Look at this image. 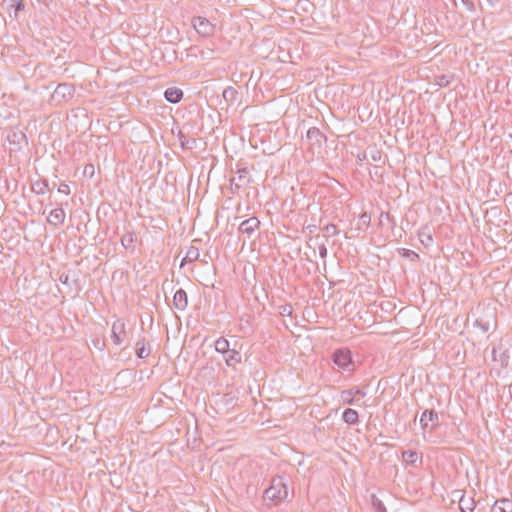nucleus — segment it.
<instances>
[{"label":"nucleus","instance_id":"nucleus-1","mask_svg":"<svg viewBox=\"0 0 512 512\" xmlns=\"http://www.w3.org/2000/svg\"><path fill=\"white\" fill-rule=\"evenodd\" d=\"M287 496L288 488L282 477L273 478L271 485L264 492V498L274 502L282 501Z\"/></svg>","mask_w":512,"mask_h":512},{"label":"nucleus","instance_id":"nucleus-29","mask_svg":"<svg viewBox=\"0 0 512 512\" xmlns=\"http://www.w3.org/2000/svg\"><path fill=\"white\" fill-rule=\"evenodd\" d=\"M293 313V308L290 304L281 305L279 307V314L283 317L289 316L291 317Z\"/></svg>","mask_w":512,"mask_h":512},{"label":"nucleus","instance_id":"nucleus-24","mask_svg":"<svg viewBox=\"0 0 512 512\" xmlns=\"http://www.w3.org/2000/svg\"><path fill=\"white\" fill-rule=\"evenodd\" d=\"M8 5V10L14 9V17H18V12L24 8L23 0H4Z\"/></svg>","mask_w":512,"mask_h":512},{"label":"nucleus","instance_id":"nucleus-10","mask_svg":"<svg viewBox=\"0 0 512 512\" xmlns=\"http://www.w3.org/2000/svg\"><path fill=\"white\" fill-rule=\"evenodd\" d=\"M173 305L174 307L179 310L183 311L186 309L188 305V299H187V293L184 289H178L173 297Z\"/></svg>","mask_w":512,"mask_h":512},{"label":"nucleus","instance_id":"nucleus-2","mask_svg":"<svg viewBox=\"0 0 512 512\" xmlns=\"http://www.w3.org/2000/svg\"><path fill=\"white\" fill-rule=\"evenodd\" d=\"M332 360L339 369L352 370L353 362L351 352L348 349H337L332 355Z\"/></svg>","mask_w":512,"mask_h":512},{"label":"nucleus","instance_id":"nucleus-19","mask_svg":"<svg viewBox=\"0 0 512 512\" xmlns=\"http://www.w3.org/2000/svg\"><path fill=\"white\" fill-rule=\"evenodd\" d=\"M137 240V236L133 232H128L121 237V245L125 249L134 250V243Z\"/></svg>","mask_w":512,"mask_h":512},{"label":"nucleus","instance_id":"nucleus-5","mask_svg":"<svg viewBox=\"0 0 512 512\" xmlns=\"http://www.w3.org/2000/svg\"><path fill=\"white\" fill-rule=\"evenodd\" d=\"M75 93V88L71 84H59L53 92L52 98L58 102L70 100Z\"/></svg>","mask_w":512,"mask_h":512},{"label":"nucleus","instance_id":"nucleus-18","mask_svg":"<svg viewBox=\"0 0 512 512\" xmlns=\"http://www.w3.org/2000/svg\"><path fill=\"white\" fill-rule=\"evenodd\" d=\"M228 356L225 358L226 365L229 367H234L236 364L240 363L242 360L240 352L235 349H230L227 352Z\"/></svg>","mask_w":512,"mask_h":512},{"label":"nucleus","instance_id":"nucleus-13","mask_svg":"<svg viewBox=\"0 0 512 512\" xmlns=\"http://www.w3.org/2000/svg\"><path fill=\"white\" fill-rule=\"evenodd\" d=\"M491 512H512V501L507 498L495 501L491 508Z\"/></svg>","mask_w":512,"mask_h":512},{"label":"nucleus","instance_id":"nucleus-8","mask_svg":"<svg viewBox=\"0 0 512 512\" xmlns=\"http://www.w3.org/2000/svg\"><path fill=\"white\" fill-rule=\"evenodd\" d=\"M492 360L494 362H498L501 367H507L509 363V354L506 350L502 349V345L499 346H493L492 351Z\"/></svg>","mask_w":512,"mask_h":512},{"label":"nucleus","instance_id":"nucleus-12","mask_svg":"<svg viewBox=\"0 0 512 512\" xmlns=\"http://www.w3.org/2000/svg\"><path fill=\"white\" fill-rule=\"evenodd\" d=\"M65 216V211L62 208H55L50 212L47 221L51 225L59 226L63 224Z\"/></svg>","mask_w":512,"mask_h":512},{"label":"nucleus","instance_id":"nucleus-40","mask_svg":"<svg viewBox=\"0 0 512 512\" xmlns=\"http://www.w3.org/2000/svg\"><path fill=\"white\" fill-rule=\"evenodd\" d=\"M60 280H61L63 283H66V282H67V280H68V276H65L64 278H63V276H61V277H60Z\"/></svg>","mask_w":512,"mask_h":512},{"label":"nucleus","instance_id":"nucleus-17","mask_svg":"<svg viewBox=\"0 0 512 512\" xmlns=\"http://www.w3.org/2000/svg\"><path fill=\"white\" fill-rule=\"evenodd\" d=\"M343 421L349 425H354L359 421L358 412L352 408H347L342 414Z\"/></svg>","mask_w":512,"mask_h":512},{"label":"nucleus","instance_id":"nucleus-3","mask_svg":"<svg viewBox=\"0 0 512 512\" xmlns=\"http://www.w3.org/2000/svg\"><path fill=\"white\" fill-rule=\"evenodd\" d=\"M236 174L237 176L230 179L232 193H236L239 189L246 187L251 181L250 173L247 168H238Z\"/></svg>","mask_w":512,"mask_h":512},{"label":"nucleus","instance_id":"nucleus-35","mask_svg":"<svg viewBox=\"0 0 512 512\" xmlns=\"http://www.w3.org/2000/svg\"><path fill=\"white\" fill-rule=\"evenodd\" d=\"M58 192L59 193H62V194H65V195H69L70 194V187L68 184L66 183H61L58 187Z\"/></svg>","mask_w":512,"mask_h":512},{"label":"nucleus","instance_id":"nucleus-32","mask_svg":"<svg viewBox=\"0 0 512 512\" xmlns=\"http://www.w3.org/2000/svg\"><path fill=\"white\" fill-rule=\"evenodd\" d=\"M473 325H474V327L479 328L482 333H486L489 330L488 324L487 323H483L479 319H476Z\"/></svg>","mask_w":512,"mask_h":512},{"label":"nucleus","instance_id":"nucleus-15","mask_svg":"<svg viewBox=\"0 0 512 512\" xmlns=\"http://www.w3.org/2000/svg\"><path fill=\"white\" fill-rule=\"evenodd\" d=\"M428 421H438V413L435 410H425L420 417V425L423 430L428 426Z\"/></svg>","mask_w":512,"mask_h":512},{"label":"nucleus","instance_id":"nucleus-23","mask_svg":"<svg viewBox=\"0 0 512 512\" xmlns=\"http://www.w3.org/2000/svg\"><path fill=\"white\" fill-rule=\"evenodd\" d=\"M214 347L217 352L222 354H226L230 350L229 341L223 337L215 341Z\"/></svg>","mask_w":512,"mask_h":512},{"label":"nucleus","instance_id":"nucleus-27","mask_svg":"<svg viewBox=\"0 0 512 512\" xmlns=\"http://www.w3.org/2000/svg\"><path fill=\"white\" fill-rule=\"evenodd\" d=\"M402 457L406 462L415 463L418 459V454L414 451H404Z\"/></svg>","mask_w":512,"mask_h":512},{"label":"nucleus","instance_id":"nucleus-33","mask_svg":"<svg viewBox=\"0 0 512 512\" xmlns=\"http://www.w3.org/2000/svg\"><path fill=\"white\" fill-rule=\"evenodd\" d=\"M373 506L375 507L377 512H386V507L384 504L377 498L373 499Z\"/></svg>","mask_w":512,"mask_h":512},{"label":"nucleus","instance_id":"nucleus-16","mask_svg":"<svg viewBox=\"0 0 512 512\" xmlns=\"http://www.w3.org/2000/svg\"><path fill=\"white\" fill-rule=\"evenodd\" d=\"M135 349H136V355L140 359L147 358L151 353V349L149 346H146L144 339L138 340L136 342Z\"/></svg>","mask_w":512,"mask_h":512},{"label":"nucleus","instance_id":"nucleus-36","mask_svg":"<svg viewBox=\"0 0 512 512\" xmlns=\"http://www.w3.org/2000/svg\"><path fill=\"white\" fill-rule=\"evenodd\" d=\"M370 156L374 162H379L382 158L381 152L375 149L370 151Z\"/></svg>","mask_w":512,"mask_h":512},{"label":"nucleus","instance_id":"nucleus-42","mask_svg":"<svg viewBox=\"0 0 512 512\" xmlns=\"http://www.w3.org/2000/svg\"><path fill=\"white\" fill-rule=\"evenodd\" d=\"M88 168H90V169H91V173L93 174V169H94V168H93V165L88 166Z\"/></svg>","mask_w":512,"mask_h":512},{"label":"nucleus","instance_id":"nucleus-6","mask_svg":"<svg viewBox=\"0 0 512 512\" xmlns=\"http://www.w3.org/2000/svg\"><path fill=\"white\" fill-rule=\"evenodd\" d=\"M111 337L115 345H121L127 336L126 324L123 320L117 319L111 327Z\"/></svg>","mask_w":512,"mask_h":512},{"label":"nucleus","instance_id":"nucleus-41","mask_svg":"<svg viewBox=\"0 0 512 512\" xmlns=\"http://www.w3.org/2000/svg\"><path fill=\"white\" fill-rule=\"evenodd\" d=\"M84 172L85 173L90 172V169L88 168V166L85 167V171Z\"/></svg>","mask_w":512,"mask_h":512},{"label":"nucleus","instance_id":"nucleus-20","mask_svg":"<svg viewBox=\"0 0 512 512\" xmlns=\"http://www.w3.org/2000/svg\"><path fill=\"white\" fill-rule=\"evenodd\" d=\"M459 508L462 512H473L475 509V502L470 497L462 496L459 501Z\"/></svg>","mask_w":512,"mask_h":512},{"label":"nucleus","instance_id":"nucleus-4","mask_svg":"<svg viewBox=\"0 0 512 512\" xmlns=\"http://www.w3.org/2000/svg\"><path fill=\"white\" fill-rule=\"evenodd\" d=\"M192 25L196 32L203 37L213 35L215 30L214 25L204 17H194L192 19Z\"/></svg>","mask_w":512,"mask_h":512},{"label":"nucleus","instance_id":"nucleus-21","mask_svg":"<svg viewBox=\"0 0 512 512\" xmlns=\"http://www.w3.org/2000/svg\"><path fill=\"white\" fill-rule=\"evenodd\" d=\"M200 257V251L197 247L190 246L186 252V256L181 262V266H183L184 262H194L197 261Z\"/></svg>","mask_w":512,"mask_h":512},{"label":"nucleus","instance_id":"nucleus-7","mask_svg":"<svg viewBox=\"0 0 512 512\" xmlns=\"http://www.w3.org/2000/svg\"><path fill=\"white\" fill-rule=\"evenodd\" d=\"M260 226V221L257 217H250L244 221H242L239 225V232L242 234H246L248 237H251Z\"/></svg>","mask_w":512,"mask_h":512},{"label":"nucleus","instance_id":"nucleus-31","mask_svg":"<svg viewBox=\"0 0 512 512\" xmlns=\"http://www.w3.org/2000/svg\"><path fill=\"white\" fill-rule=\"evenodd\" d=\"M400 253L403 257H406V258H411L412 260H417L419 259V255L417 253H415L414 251L412 250H409V249H405V248H402L400 250Z\"/></svg>","mask_w":512,"mask_h":512},{"label":"nucleus","instance_id":"nucleus-30","mask_svg":"<svg viewBox=\"0 0 512 512\" xmlns=\"http://www.w3.org/2000/svg\"><path fill=\"white\" fill-rule=\"evenodd\" d=\"M323 230L327 233L328 236H336L339 233V230L335 224H327Z\"/></svg>","mask_w":512,"mask_h":512},{"label":"nucleus","instance_id":"nucleus-26","mask_svg":"<svg viewBox=\"0 0 512 512\" xmlns=\"http://www.w3.org/2000/svg\"><path fill=\"white\" fill-rule=\"evenodd\" d=\"M419 239H420L421 243L426 247L431 246L433 243V238H432L431 234H429V233L420 232Z\"/></svg>","mask_w":512,"mask_h":512},{"label":"nucleus","instance_id":"nucleus-14","mask_svg":"<svg viewBox=\"0 0 512 512\" xmlns=\"http://www.w3.org/2000/svg\"><path fill=\"white\" fill-rule=\"evenodd\" d=\"M164 97L168 102L175 104L182 99L183 92L178 88H168L164 92Z\"/></svg>","mask_w":512,"mask_h":512},{"label":"nucleus","instance_id":"nucleus-9","mask_svg":"<svg viewBox=\"0 0 512 512\" xmlns=\"http://www.w3.org/2000/svg\"><path fill=\"white\" fill-rule=\"evenodd\" d=\"M306 137L312 145L317 147H321L327 140L326 136L317 127L309 128Z\"/></svg>","mask_w":512,"mask_h":512},{"label":"nucleus","instance_id":"nucleus-38","mask_svg":"<svg viewBox=\"0 0 512 512\" xmlns=\"http://www.w3.org/2000/svg\"><path fill=\"white\" fill-rule=\"evenodd\" d=\"M361 219H362L364 222H366V221H368V222H369V221H370V217H368L366 214H363V215L361 216Z\"/></svg>","mask_w":512,"mask_h":512},{"label":"nucleus","instance_id":"nucleus-11","mask_svg":"<svg viewBox=\"0 0 512 512\" xmlns=\"http://www.w3.org/2000/svg\"><path fill=\"white\" fill-rule=\"evenodd\" d=\"M356 396L365 397L366 392L359 388H352L341 392V399L346 404H353L354 397Z\"/></svg>","mask_w":512,"mask_h":512},{"label":"nucleus","instance_id":"nucleus-28","mask_svg":"<svg viewBox=\"0 0 512 512\" xmlns=\"http://www.w3.org/2000/svg\"><path fill=\"white\" fill-rule=\"evenodd\" d=\"M179 140L182 147L192 148L193 145L195 144V139H186L185 135L182 132L179 133Z\"/></svg>","mask_w":512,"mask_h":512},{"label":"nucleus","instance_id":"nucleus-25","mask_svg":"<svg viewBox=\"0 0 512 512\" xmlns=\"http://www.w3.org/2000/svg\"><path fill=\"white\" fill-rule=\"evenodd\" d=\"M222 95L226 102L234 103L237 100L238 92L235 88L229 86L224 89Z\"/></svg>","mask_w":512,"mask_h":512},{"label":"nucleus","instance_id":"nucleus-22","mask_svg":"<svg viewBox=\"0 0 512 512\" xmlns=\"http://www.w3.org/2000/svg\"><path fill=\"white\" fill-rule=\"evenodd\" d=\"M32 191L38 195H43L48 191V182L46 180H38L32 184Z\"/></svg>","mask_w":512,"mask_h":512},{"label":"nucleus","instance_id":"nucleus-39","mask_svg":"<svg viewBox=\"0 0 512 512\" xmlns=\"http://www.w3.org/2000/svg\"><path fill=\"white\" fill-rule=\"evenodd\" d=\"M366 156H367V152L363 153V155H362V156H360V155H359V156H358V159H359V160H364V159H366Z\"/></svg>","mask_w":512,"mask_h":512},{"label":"nucleus","instance_id":"nucleus-37","mask_svg":"<svg viewBox=\"0 0 512 512\" xmlns=\"http://www.w3.org/2000/svg\"><path fill=\"white\" fill-rule=\"evenodd\" d=\"M319 255H320V257H321V258H323V259L327 257V248H326V246H325V245H321V246L319 247Z\"/></svg>","mask_w":512,"mask_h":512},{"label":"nucleus","instance_id":"nucleus-34","mask_svg":"<svg viewBox=\"0 0 512 512\" xmlns=\"http://www.w3.org/2000/svg\"><path fill=\"white\" fill-rule=\"evenodd\" d=\"M461 3L466 7V9L470 12L475 11V5L473 0H461Z\"/></svg>","mask_w":512,"mask_h":512}]
</instances>
